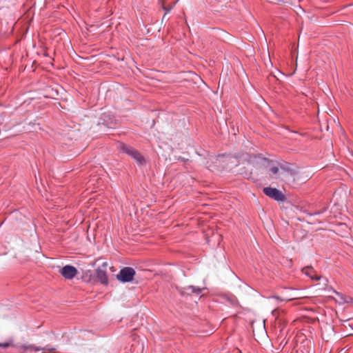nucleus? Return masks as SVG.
<instances>
[{
	"label": "nucleus",
	"instance_id": "f257e3e1",
	"mask_svg": "<svg viewBox=\"0 0 353 353\" xmlns=\"http://www.w3.org/2000/svg\"><path fill=\"white\" fill-rule=\"evenodd\" d=\"M117 148L120 152H122L132 158L139 165H143L145 163L144 157L134 148L125 144L119 143Z\"/></svg>",
	"mask_w": 353,
	"mask_h": 353
},
{
	"label": "nucleus",
	"instance_id": "f03ea898",
	"mask_svg": "<svg viewBox=\"0 0 353 353\" xmlns=\"http://www.w3.org/2000/svg\"><path fill=\"white\" fill-rule=\"evenodd\" d=\"M135 270L130 267H125L121 269L117 275V279L123 283H129L133 280Z\"/></svg>",
	"mask_w": 353,
	"mask_h": 353
},
{
	"label": "nucleus",
	"instance_id": "7ed1b4c3",
	"mask_svg": "<svg viewBox=\"0 0 353 353\" xmlns=\"http://www.w3.org/2000/svg\"><path fill=\"white\" fill-rule=\"evenodd\" d=\"M263 191L266 196L278 202H283L285 200V195L275 188L265 187Z\"/></svg>",
	"mask_w": 353,
	"mask_h": 353
},
{
	"label": "nucleus",
	"instance_id": "20e7f679",
	"mask_svg": "<svg viewBox=\"0 0 353 353\" xmlns=\"http://www.w3.org/2000/svg\"><path fill=\"white\" fill-rule=\"evenodd\" d=\"M108 263L104 262L96 270V276L103 285H108V279L107 276Z\"/></svg>",
	"mask_w": 353,
	"mask_h": 353
},
{
	"label": "nucleus",
	"instance_id": "39448f33",
	"mask_svg": "<svg viewBox=\"0 0 353 353\" xmlns=\"http://www.w3.org/2000/svg\"><path fill=\"white\" fill-rule=\"evenodd\" d=\"M60 273L65 279H72L77 275V270L72 265H67L60 270Z\"/></svg>",
	"mask_w": 353,
	"mask_h": 353
},
{
	"label": "nucleus",
	"instance_id": "423d86ee",
	"mask_svg": "<svg viewBox=\"0 0 353 353\" xmlns=\"http://www.w3.org/2000/svg\"><path fill=\"white\" fill-rule=\"evenodd\" d=\"M302 272L314 281H319L321 278V276L318 275L316 271L312 267L310 266L303 268Z\"/></svg>",
	"mask_w": 353,
	"mask_h": 353
},
{
	"label": "nucleus",
	"instance_id": "0eeeda50",
	"mask_svg": "<svg viewBox=\"0 0 353 353\" xmlns=\"http://www.w3.org/2000/svg\"><path fill=\"white\" fill-rule=\"evenodd\" d=\"M204 288H200L194 285L185 287L181 291V294L191 295L192 294H200Z\"/></svg>",
	"mask_w": 353,
	"mask_h": 353
},
{
	"label": "nucleus",
	"instance_id": "6e6552de",
	"mask_svg": "<svg viewBox=\"0 0 353 353\" xmlns=\"http://www.w3.org/2000/svg\"><path fill=\"white\" fill-rule=\"evenodd\" d=\"M334 294H336L341 299V303H350L352 301V299L350 296H345L343 294H342L340 292H338L336 291H334Z\"/></svg>",
	"mask_w": 353,
	"mask_h": 353
},
{
	"label": "nucleus",
	"instance_id": "1a4fd4ad",
	"mask_svg": "<svg viewBox=\"0 0 353 353\" xmlns=\"http://www.w3.org/2000/svg\"><path fill=\"white\" fill-rule=\"evenodd\" d=\"M55 350V348H54V347H48V346L44 347H37V346L34 345V347L32 349V351H34V352H38V351H40V350L52 351V350Z\"/></svg>",
	"mask_w": 353,
	"mask_h": 353
},
{
	"label": "nucleus",
	"instance_id": "9d476101",
	"mask_svg": "<svg viewBox=\"0 0 353 353\" xmlns=\"http://www.w3.org/2000/svg\"><path fill=\"white\" fill-rule=\"evenodd\" d=\"M279 171V168L276 166H272V168H270V176L271 177H273L274 175L277 174L278 172Z\"/></svg>",
	"mask_w": 353,
	"mask_h": 353
},
{
	"label": "nucleus",
	"instance_id": "9b49d317",
	"mask_svg": "<svg viewBox=\"0 0 353 353\" xmlns=\"http://www.w3.org/2000/svg\"><path fill=\"white\" fill-rule=\"evenodd\" d=\"M33 347H34V345H32V344H30V345L24 344L21 346V348L23 349V350H32Z\"/></svg>",
	"mask_w": 353,
	"mask_h": 353
},
{
	"label": "nucleus",
	"instance_id": "f8f14e48",
	"mask_svg": "<svg viewBox=\"0 0 353 353\" xmlns=\"http://www.w3.org/2000/svg\"><path fill=\"white\" fill-rule=\"evenodd\" d=\"M176 2H177V1L176 2H174V4L172 6H170V8H167L165 6L163 7V10L165 11V14L168 13L173 8V7L175 6Z\"/></svg>",
	"mask_w": 353,
	"mask_h": 353
},
{
	"label": "nucleus",
	"instance_id": "ddd939ff",
	"mask_svg": "<svg viewBox=\"0 0 353 353\" xmlns=\"http://www.w3.org/2000/svg\"><path fill=\"white\" fill-rule=\"evenodd\" d=\"M10 346V344L8 343H0V347L3 348H7Z\"/></svg>",
	"mask_w": 353,
	"mask_h": 353
},
{
	"label": "nucleus",
	"instance_id": "4468645a",
	"mask_svg": "<svg viewBox=\"0 0 353 353\" xmlns=\"http://www.w3.org/2000/svg\"><path fill=\"white\" fill-rule=\"evenodd\" d=\"M41 353H48V352H45V350H43V352Z\"/></svg>",
	"mask_w": 353,
	"mask_h": 353
}]
</instances>
